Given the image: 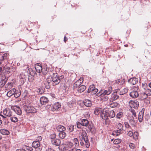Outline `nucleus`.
Listing matches in <instances>:
<instances>
[{
    "label": "nucleus",
    "mask_w": 151,
    "mask_h": 151,
    "mask_svg": "<svg viewBox=\"0 0 151 151\" xmlns=\"http://www.w3.org/2000/svg\"><path fill=\"white\" fill-rule=\"evenodd\" d=\"M84 104L87 107H90L92 104L91 101L88 99H86L84 101Z\"/></svg>",
    "instance_id": "obj_26"
},
{
    "label": "nucleus",
    "mask_w": 151,
    "mask_h": 151,
    "mask_svg": "<svg viewBox=\"0 0 151 151\" xmlns=\"http://www.w3.org/2000/svg\"><path fill=\"white\" fill-rule=\"evenodd\" d=\"M58 135L60 138L63 139L66 137V134L64 131L62 132H59L58 134Z\"/></svg>",
    "instance_id": "obj_30"
},
{
    "label": "nucleus",
    "mask_w": 151,
    "mask_h": 151,
    "mask_svg": "<svg viewBox=\"0 0 151 151\" xmlns=\"http://www.w3.org/2000/svg\"><path fill=\"white\" fill-rule=\"evenodd\" d=\"M32 146L35 149V151H41L42 147L39 141H35L32 144Z\"/></svg>",
    "instance_id": "obj_7"
},
{
    "label": "nucleus",
    "mask_w": 151,
    "mask_h": 151,
    "mask_svg": "<svg viewBox=\"0 0 151 151\" xmlns=\"http://www.w3.org/2000/svg\"><path fill=\"white\" fill-rule=\"evenodd\" d=\"M129 146L132 149H134L135 147V145L133 143H131L129 144Z\"/></svg>",
    "instance_id": "obj_50"
},
{
    "label": "nucleus",
    "mask_w": 151,
    "mask_h": 151,
    "mask_svg": "<svg viewBox=\"0 0 151 151\" xmlns=\"http://www.w3.org/2000/svg\"><path fill=\"white\" fill-rule=\"evenodd\" d=\"M68 151H81V150L80 149H77L76 148L74 147L72 148L71 149L69 150Z\"/></svg>",
    "instance_id": "obj_49"
},
{
    "label": "nucleus",
    "mask_w": 151,
    "mask_h": 151,
    "mask_svg": "<svg viewBox=\"0 0 151 151\" xmlns=\"http://www.w3.org/2000/svg\"><path fill=\"white\" fill-rule=\"evenodd\" d=\"M125 79H123L121 81V83L122 84H123L125 82Z\"/></svg>",
    "instance_id": "obj_63"
},
{
    "label": "nucleus",
    "mask_w": 151,
    "mask_h": 151,
    "mask_svg": "<svg viewBox=\"0 0 151 151\" xmlns=\"http://www.w3.org/2000/svg\"><path fill=\"white\" fill-rule=\"evenodd\" d=\"M107 112V109H103L101 114L100 116L104 120H105V123H107L108 120V114Z\"/></svg>",
    "instance_id": "obj_8"
},
{
    "label": "nucleus",
    "mask_w": 151,
    "mask_h": 151,
    "mask_svg": "<svg viewBox=\"0 0 151 151\" xmlns=\"http://www.w3.org/2000/svg\"><path fill=\"white\" fill-rule=\"evenodd\" d=\"M48 99L45 96L41 97L40 99V101L42 105L46 104L48 102Z\"/></svg>",
    "instance_id": "obj_15"
},
{
    "label": "nucleus",
    "mask_w": 151,
    "mask_h": 151,
    "mask_svg": "<svg viewBox=\"0 0 151 151\" xmlns=\"http://www.w3.org/2000/svg\"><path fill=\"white\" fill-rule=\"evenodd\" d=\"M58 77L59 80V82H60L61 80L62 79L64 78V76L61 75L60 76H58Z\"/></svg>",
    "instance_id": "obj_58"
},
{
    "label": "nucleus",
    "mask_w": 151,
    "mask_h": 151,
    "mask_svg": "<svg viewBox=\"0 0 151 151\" xmlns=\"http://www.w3.org/2000/svg\"><path fill=\"white\" fill-rule=\"evenodd\" d=\"M142 87L145 90L147 88V84L146 83H143L142 85Z\"/></svg>",
    "instance_id": "obj_48"
},
{
    "label": "nucleus",
    "mask_w": 151,
    "mask_h": 151,
    "mask_svg": "<svg viewBox=\"0 0 151 151\" xmlns=\"http://www.w3.org/2000/svg\"><path fill=\"white\" fill-rule=\"evenodd\" d=\"M51 142L53 145L58 146L60 145L61 141L59 139H52Z\"/></svg>",
    "instance_id": "obj_17"
},
{
    "label": "nucleus",
    "mask_w": 151,
    "mask_h": 151,
    "mask_svg": "<svg viewBox=\"0 0 151 151\" xmlns=\"http://www.w3.org/2000/svg\"><path fill=\"white\" fill-rule=\"evenodd\" d=\"M46 88L49 89L50 87V83L47 81H46L44 83Z\"/></svg>",
    "instance_id": "obj_36"
},
{
    "label": "nucleus",
    "mask_w": 151,
    "mask_h": 151,
    "mask_svg": "<svg viewBox=\"0 0 151 151\" xmlns=\"http://www.w3.org/2000/svg\"><path fill=\"white\" fill-rule=\"evenodd\" d=\"M73 141L75 147H77L79 145V143L77 138H75L74 139Z\"/></svg>",
    "instance_id": "obj_37"
},
{
    "label": "nucleus",
    "mask_w": 151,
    "mask_h": 151,
    "mask_svg": "<svg viewBox=\"0 0 151 151\" xmlns=\"http://www.w3.org/2000/svg\"><path fill=\"white\" fill-rule=\"evenodd\" d=\"M14 96L15 97H18L20 95V94L19 93H16V92L14 93Z\"/></svg>",
    "instance_id": "obj_57"
},
{
    "label": "nucleus",
    "mask_w": 151,
    "mask_h": 151,
    "mask_svg": "<svg viewBox=\"0 0 151 151\" xmlns=\"http://www.w3.org/2000/svg\"><path fill=\"white\" fill-rule=\"evenodd\" d=\"M24 110L27 113H35L37 110L33 106L30 105H24L23 106Z\"/></svg>",
    "instance_id": "obj_4"
},
{
    "label": "nucleus",
    "mask_w": 151,
    "mask_h": 151,
    "mask_svg": "<svg viewBox=\"0 0 151 151\" xmlns=\"http://www.w3.org/2000/svg\"><path fill=\"white\" fill-rule=\"evenodd\" d=\"M123 113L122 112H119L117 114L116 117L117 118L119 119L122 116Z\"/></svg>",
    "instance_id": "obj_45"
},
{
    "label": "nucleus",
    "mask_w": 151,
    "mask_h": 151,
    "mask_svg": "<svg viewBox=\"0 0 151 151\" xmlns=\"http://www.w3.org/2000/svg\"><path fill=\"white\" fill-rule=\"evenodd\" d=\"M95 89H96V88H95V87L94 85H92L90 86L88 89V93H90L91 91H93Z\"/></svg>",
    "instance_id": "obj_35"
},
{
    "label": "nucleus",
    "mask_w": 151,
    "mask_h": 151,
    "mask_svg": "<svg viewBox=\"0 0 151 151\" xmlns=\"http://www.w3.org/2000/svg\"><path fill=\"white\" fill-rule=\"evenodd\" d=\"M9 55L7 53L4 54L2 56V58L0 60V65L2 64L3 68H5V65H6V63L8 61Z\"/></svg>",
    "instance_id": "obj_3"
},
{
    "label": "nucleus",
    "mask_w": 151,
    "mask_h": 151,
    "mask_svg": "<svg viewBox=\"0 0 151 151\" xmlns=\"http://www.w3.org/2000/svg\"><path fill=\"white\" fill-rule=\"evenodd\" d=\"M83 81V78H81L78 80L77 81L73 84V89L78 88L81 86Z\"/></svg>",
    "instance_id": "obj_11"
},
{
    "label": "nucleus",
    "mask_w": 151,
    "mask_h": 151,
    "mask_svg": "<svg viewBox=\"0 0 151 151\" xmlns=\"http://www.w3.org/2000/svg\"><path fill=\"white\" fill-rule=\"evenodd\" d=\"M5 69L8 73L14 72L16 70V68L14 67H8Z\"/></svg>",
    "instance_id": "obj_18"
},
{
    "label": "nucleus",
    "mask_w": 151,
    "mask_h": 151,
    "mask_svg": "<svg viewBox=\"0 0 151 151\" xmlns=\"http://www.w3.org/2000/svg\"><path fill=\"white\" fill-rule=\"evenodd\" d=\"M6 83V81L5 80H1L0 82V86H3L5 85Z\"/></svg>",
    "instance_id": "obj_46"
},
{
    "label": "nucleus",
    "mask_w": 151,
    "mask_h": 151,
    "mask_svg": "<svg viewBox=\"0 0 151 151\" xmlns=\"http://www.w3.org/2000/svg\"><path fill=\"white\" fill-rule=\"evenodd\" d=\"M16 91V90L15 88H12L7 92L6 95L8 97H10L14 94Z\"/></svg>",
    "instance_id": "obj_22"
},
{
    "label": "nucleus",
    "mask_w": 151,
    "mask_h": 151,
    "mask_svg": "<svg viewBox=\"0 0 151 151\" xmlns=\"http://www.w3.org/2000/svg\"><path fill=\"white\" fill-rule=\"evenodd\" d=\"M20 77L21 78H25V76L24 75L23 76L22 75L20 74Z\"/></svg>",
    "instance_id": "obj_59"
},
{
    "label": "nucleus",
    "mask_w": 151,
    "mask_h": 151,
    "mask_svg": "<svg viewBox=\"0 0 151 151\" xmlns=\"http://www.w3.org/2000/svg\"><path fill=\"white\" fill-rule=\"evenodd\" d=\"M112 87L111 86H110L106 89L104 91H99L96 94V96H99L103 95H109L111 93L112 91Z\"/></svg>",
    "instance_id": "obj_5"
},
{
    "label": "nucleus",
    "mask_w": 151,
    "mask_h": 151,
    "mask_svg": "<svg viewBox=\"0 0 151 151\" xmlns=\"http://www.w3.org/2000/svg\"><path fill=\"white\" fill-rule=\"evenodd\" d=\"M35 68L36 71L38 73L42 71V66L40 65H35Z\"/></svg>",
    "instance_id": "obj_27"
},
{
    "label": "nucleus",
    "mask_w": 151,
    "mask_h": 151,
    "mask_svg": "<svg viewBox=\"0 0 151 151\" xmlns=\"http://www.w3.org/2000/svg\"><path fill=\"white\" fill-rule=\"evenodd\" d=\"M3 113L4 116L2 115L1 113H0V116H1L2 119L6 120L7 117H10L13 116L14 112L13 110L12 109L6 108L3 110Z\"/></svg>",
    "instance_id": "obj_1"
},
{
    "label": "nucleus",
    "mask_w": 151,
    "mask_h": 151,
    "mask_svg": "<svg viewBox=\"0 0 151 151\" xmlns=\"http://www.w3.org/2000/svg\"><path fill=\"white\" fill-rule=\"evenodd\" d=\"M81 120L82 125L86 127L89 124V122L88 121L87 119H81Z\"/></svg>",
    "instance_id": "obj_25"
},
{
    "label": "nucleus",
    "mask_w": 151,
    "mask_h": 151,
    "mask_svg": "<svg viewBox=\"0 0 151 151\" xmlns=\"http://www.w3.org/2000/svg\"><path fill=\"white\" fill-rule=\"evenodd\" d=\"M102 109L101 108H97L95 109L94 111V113L97 115H100L101 114Z\"/></svg>",
    "instance_id": "obj_28"
},
{
    "label": "nucleus",
    "mask_w": 151,
    "mask_h": 151,
    "mask_svg": "<svg viewBox=\"0 0 151 151\" xmlns=\"http://www.w3.org/2000/svg\"><path fill=\"white\" fill-rule=\"evenodd\" d=\"M129 95L132 98L134 99L138 96L139 93L137 91H133L130 93Z\"/></svg>",
    "instance_id": "obj_16"
},
{
    "label": "nucleus",
    "mask_w": 151,
    "mask_h": 151,
    "mask_svg": "<svg viewBox=\"0 0 151 151\" xmlns=\"http://www.w3.org/2000/svg\"><path fill=\"white\" fill-rule=\"evenodd\" d=\"M128 135L130 137H131L133 135V133L131 131L129 130L128 133Z\"/></svg>",
    "instance_id": "obj_54"
},
{
    "label": "nucleus",
    "mask_w": 151,
    "mask_h": 151,
    "mask_svg": "<svg viewBox=\"0 0 151 151\" xmlns=\"http://www.w3.org/2000/svg\"><path fill=\"white\" fill-rule=\"evenodd\" d=\"M56 129L59 132H63L66 129L64 127L60 125H58Z\"/></svg>",
    "instance_id": "obj_24"
},
{
    "label": "nucleus",
    "mask_w": 151,
    "mask_h": 151,
    "mask_svg": "<svg viewBox=\"0 0 151 151\" xmlns=\"http://www.w3.org/2000/svg\"><path fill=\"white\" fill-rule=\"evenodd\" d=\"M81 125H82V124L81 122L80 123L79 122H77V126L78 128H81Z\"/></svg>",
    "instance_id": "obj_53"
},
{
    "label": "nucleus",
    "mask_w": 151,
    "mask_h": 151,
    "mask_svg": "<svg viewBox=\"0 0 151 151\" xmlns=\"http://www.w3.org/2000/svg\"><path fill=\"white\" fill-rule=\"evenodd\" d=\"M131 112L132 113V115L134 117H136V113L135 111L134 110V109H131Z\"/></svg>",
    "instance_id": "obj_47"
},
{
    "label": "nucleus",
    "mask_w": 151,
    "mask_h": 151,
    "mask_svg": "<svg viewBox=\"0 0 151 151\" xmlns=\"http://www.w3.org/2000/svg\"><path fill=\"white\" fill-rule=\"evenodd\" d=\"M141 99L142 100H144L147 99L148 95L147 93L145 92L141 93L140 94Z\"/></svg>",
    "instance_id": "obj_32"
},
{
    "label": "nucleus",
    "mask_w": 151,
    "mask_h": 151,
    "mask_svg": "<svg viewBox=\"0 0 151 151\" xmlns=\"http://www.w3.org/2000/svg\"><path fill=\"white\" fill-rule=\"evenodd\" d=\"M107 112L108 116L111 118H113L115 116V113L114 111L112 110H110L107 109Z\"/></svg>",
    "instance_id": "obj_21"
},
{
    "label": "nucleus",
    "mask_w": 151,
    "mask_h": 151,
    "mask_svg": "<svg viewBox=\"0 0 151 151\" xmlns=\"http://www.w3.org/2000/svg\"><path fill=\"white\" fill-rule=\"evenodd\" d=\"M125 127L127 129H131V127L129 125L128 123L127 122H125L124 123Z\"/></svg>",
    "instance_id": "obj_43"
},
{
    "label": "nucleus",
    "mask_w": 151,
    "mask_h": 151,
    "mask_svg": "<svg viewBox=\"0 0 151 151\" xmlns=\"http://www.w3.org/2000/svg\"><path fill=\"white\" fill-rule=\"evenodd\" d=\"M68 38L66 37V36H65L64 39V41L65 42L68 40Z\"/></svg>",
    "instance_id": "obj_62"
},
{
    "label": "nucleus",
    "mask_w": 151,
    "mask_h": 151,
    "mask_svg": "<svg viewBox=\"0 0 151 151\" xmlns=\"http://www.w3.org/2000/svg\"><path fill=\"white\" fill-rule=\"evenodd\" d=\"M80 138L81 140L83 139L85 143V145L87 148H88L90 146V143L88 140L87 135L86 131L82 129L79 133Z\"/></svg>",
    "instance_id": "obj_2"
},
{
    "label": "nucleus",
    "mask_w": 151,
    "mask_h": 151,
    "mask_svg": "<svg viewBox=\"0 0 151 151\" xmlns=\"http://www.w3.org/2000/svg\"><path fill=\"white\" fill-rule=\"evenodd\" d=\"M37 139H38V140L37 141H40L42 139V137L41 136H38L37 137Z\"/></svg>",
    "instance_id": "obj_60"
},
{
    "label": "nucleus",
    "mask_w": 151,
    "mask_h": 151,
    "mask_svg": "<svg viewBox=\"0 0 151 151\" xmlns=\"http://www.w3.org/2000/svg\"><path fill=\"white\" fill-rule=\"evenodd\" d=\"M0 133L4 135H8L10 134V132L8 130L4 129H0Z\"/></svg>",
    "instance_id": "obj_20"
},
{
    "label": "nucleus",
    "mask_w": 151,
    "mask_h": 151,
    "mask_svg": "<svg viewBox=\"0 0 151 151\" xmlns=\"http://www.w3.org/2000/svg\"><path fill=\"white\" fill-rule=\"evenodd\" d=\"M138 79L136 78H131L128 80V82L129 83L133 85H135L138 83Z\"/></svg>",
    "instance_id": "obj_14"
},
{
    "label": "nucleus",
    "mask_w": 151,
    "mask_h": 151,
    "mask_svg": "<svg viewBox=\"0 0 151 151\" xmlns=\"http://www.w3.org/2000/svg\"><path fill=\"white\" fill-rule=\"evenodd\" d=\"M14 111L18 115H20L22 113V111L19 107L17 106H15L14 109Z\"/></svg>",
    "instance_id": "obj_19"
},
{
    "label": "nucleus",
    "mask_w": 151,
    "mask_h": 151,
    "mask_svg": "<svg viewBox=\"0 0 151 151\" xmlns=\"http://www.w3.org/2000/svg\"><path fill=\"white\" fill-rule=\"evenodd\" d=\"M144 102L147 104H148L150 103V101L147 99H144Z\"/></svg>",
    "instance_id": "obj_56"
},
{
    "label": "nucleus",
    "mask_w": 151,
    "mask_h": 151,
    "mask_svg": "<svg viewBox=\"0 0 151 151\" xmlns=\"http://www.w3.org/2000/svg\"><path fill=\"white\" fill-rule=\"evenodd\" d=\"M50 137L52 139H55L56 137V134H53L50 135Z\"/></svg>",
    "instance_id": "obj_55"
},
{
    "label": "nucleus",
    "mask_w": 151,
    "mask_h": 151,
    "mask_svg": "<svg viewBox=\"0 0 151 151\" xmlns=\"http://www.w3.org/2000/svg\"><path fill=\"white\" fill-rule=\"evenodd\" d=\"M145 109L143 108L142 109L141 111L139 112L138 115V118L139 121L140 122H142L143 120Z\"/></svg>",
    "instance_id": "obj_13"
},
{
    "label": "nucleus",
    "mask_w": 151,
    "mask_h": 151,
    "mask_svg": "<svg viewBox=\"0 0 151 151\" xmlns=\"http://www.w3.org/2000/svg\"><path fill=\"white\" fill-rule=\"evenodd\" d=\"M48 71V69L47 68H44L42 70V73L44 75L47 74Z\"/></svg>",
    "instance_id": "obj_41"
},
{
    "label": "nucleus",
    "mask_w": 151,
    "mask_h": 151,
    "mask_svg": "<svg viewBox=\"0 0 151 151\" xmlns=\"http://www.w3.org/2000/svg\"><path fill=\"white\" fill-rule=\"evenodd\" d=\"M110 107L111 108H114L116 107H119L120 104L117 102H112L110 104Z\"/></svg>",
    "instance_id": "obj_29"
},
{
    "label": "nucleus",
    "mask_w": 151,
    "mask_h": 151,
    "mask_svg": "<svg viewBox=\"0 0 151 151\" xmlns=\"http://www.w3.org/2000/svg\"><path fill=\"white\" fill-rule=\"evenodd\" d=\"M119 96L117 95L116 92H114L111 94V97L109 99V100L110 102H113L118 99Z\"/></svg>",
    "instance_id": "obj_12"
},
{
    "label": "nucleus",
    "mask_w": 151,
    "mask_h": 151,
    "mask_svg": "<svg viewBox=\"0 0 151 151\" xmlns=\"http://www.w3.org/2000/svg\"><path fill=\"white\" fill-rule=\"evenodd\" d=\"M10 120L12 122H16L18 121V119L17 117L13 115V116L10 117Z\"/></svg>",
    "instance_id": "obj_34"
},
{
    "label": "nucleus",
    "mask_w": 151,
    "mask_h": 151,
    "mask_svg": "<svg viewBox=\"0 0 151 151\" xmlns=\"http://www.w3.org/2000/svg\"><path fill=\"white\" fill-rule=\"evenodd\" d=\"M98 91V89L97 88L94 89L93 90L91 91V95H95Z\"/></svg>",
    "instance_id": "obj_44"
},
{
    "label": "nucleus",
    "mask_w": 151,
    "mask_h": 151,
    "mask_svg": "<svg viewBox=\"0 0 151 151\" xmlns=\"http://www.w3.org/2000/svg\"><path fill=\"white\" fill-rule=\"evenodd\" d=\"M145 92L147 94V95L150 96L151 95V89H150L148 88H147L145 90Z\"/></svg>",
    "instance_id": "obj_39"
},
{
    "label": "nucleus",
    "mask_w": 151,
    "mask_h": 151,
    "mask_svg": "<svg viewBox=\"0 0 151 151\" xmlns=\"http://www.w3.org/2000/svg\"><path fill=\"white\" fill-rule=\"evenodd\" d=\"M86 89V87L84 85H81L78 87V91L80 92H83Z\"/></svg>",
    "instance_id": "obj_31"
},
{
    "label": "nucleus",
    "mask_w": 151,
    "mask_h": 151,
    "mask_svg": "<svg viewBox=\"0 0 151 151\" xmlns=\"http://www.w3.org/2000/svg\"><path fill=\"white\" fill-rule=\"evenodd\" d=\"M138 133L137 132H134L133 135V137L135 139H137Z\"/></svg>",
    "instance_id": "obj_42"
},
{
    "label": "nucleus",
    "mask_w": 151,
    "mask_h": 151,
    "mask_svg": "<svg viewBox=\"0 0 151 151\" xmlns=\"http://www.w3.org/2000/svg\"><path fill=\"white\" fill-rule=\"evenodd\" d=\"M128 89L127 88H125L119 92V94L120 95H123L127 93L128 92Z\"/></svg>",
    "instance_id": "obj_33"
},
{
    "label": "nucleus",
    "mask_w": 151,
    "mask_h": 151,
    "mask_svg": "<svg viewBox=\"0 0 151 151\" xmlns=\"http://www.w3.org/2000/svg\"><path fill=\"white\" fill-rule=\"evenodd\" d=\"M61 107V105L58 102L55 103L53 106V110H58Z\"/></svg>",
    "instance_id": "obj_23"
},
{
    "label": "nucleus",
    "mask_w": 151,
    "mask_h": 151,
    "mask_svg": "<svg viewBox=\"0 0 151 151\" xmlns=\"http://www.w3.org/2000/svg\"><path fill=\"white\" fill-rule=\"evenodd\" d=\"M52 81L53 82V86L58 84L59 83V80L57 73L54 74L51 77Z\"/></svg>",
    "instance_id": "obj_9"
},
{
    "label": "nucleus",
    "mask_w": 151,
    "mask_h": 151,
    "mask_svg": "<svg viewBox=\"0 0 151 151\" xmlns=\"http://www.w3.org/2000/svg\"><path fill=\"white\" fill-rule=\"evenodd\" d=\"M68 128L69 131L72 132L74 130V126L73 125H70L68 126Z\"/></svg>",
    "instance_id": "obj_40"
},
{
    "label": "nucleus",
    "mask_w": 151,
    "mask_h": 151,
    "mask_svg": "<svg viewBox=\"0 0 151 151\" xmlns=\"http://www.w3.org/2000/svg\"><path fill=\"white\" fill-rule=\"evenodd\" d=\"M68 145L70 148H72L73 146V143L71 142H68Z\"/></svg>",
    "instance_id": "obj_51"
},
{
    "label": "nucleus",
    "mask_w": 151,
    "mask_h": 151,
    "mask_svg": "<svg viewBox=\"0 0 151 151\" xmlns=\"http://www.w3.org/2000/svg\"><path fill=\"white\" fill-rule=\"evenodd\" d=\"M121 142V140L119 139H115L113 142V143L116 145L118 144Z\"/></svg>",
    "instance_id": "obj_38"
},
{
    "label": "nucleus",
    "mask_w": 151,
    "mask_h": 151,
    "mask_svg": "<svg viewBox=\"0 0 151 151\" xmlns=\"http://www.w3.org/2000/svg\"><path fill=\"white\" fill-rule=\"evenodd\" d=\"M129 105L131 108L137 109L139 106V102L137 101H130L129 102Z\"/></svg>",
    "instance_id": "obj_10"
},
{
    "label": "nucleus",
    "mask_w": 151,
    "mask_h": 151,
    "mask_svg": "<svg viewBox=\"0 0 151 151\" xmlns=\"http://www.w3.org/2000/svg\"><path fill=\"white\" fill-rule=\"evenodd\" d=\"M116 128L119 129L118 130L114 131L112 134L115 136H118L120 135L121 131L123 130V126L120 123H119L116 125Z\"/></svg>",
    "instance_id": "obj_6"
},
{
    "label": "nucleus",
    "mask_w": 151,
    "mask_h": 151,
    "mask_svg": "<svg viewBox=\"0 0 151 151\" xmlns=\"http://www.w3.org/2000/svg\"><path fill=\"white\" fill-rule=\"evenodd\" d=\"M47 151H54V150L52 149L48 148Z\"/></svg>",
    "instance_id": "obj_64"
},
{
    "label": "nucleus",
    "mask_w": 151,
    "mask_h": 151,
    "mask_svg": "<svg viewBox=\"0 0 151 151\" xmlns=\"http://www.w3.org/2000/svg\"><path fill=\"white\" fill-rule=\"evenodd\" d=\"M134 118L133 117V119H131L129 122H130V124L133 126H134V124H135V122L133 120L134 119Z\"/></svg>",
    "instance_id": "obj_52"
},
{
    "label": "nucleus",
    "mask_w": 151,
    "mask_h": 151,
    "mask_svg": "<svg viewBox=\"0 0 151 151\" xmlns=\"http://www.w3.org/2000/svg\"><path fill=\"white\" fill-rule=\"evenodd\" d=\"M16 151H26L24 149H18L17 150H16Z\"/></svg>",
    "instance_id": "obj_61"
}]
</instances>
